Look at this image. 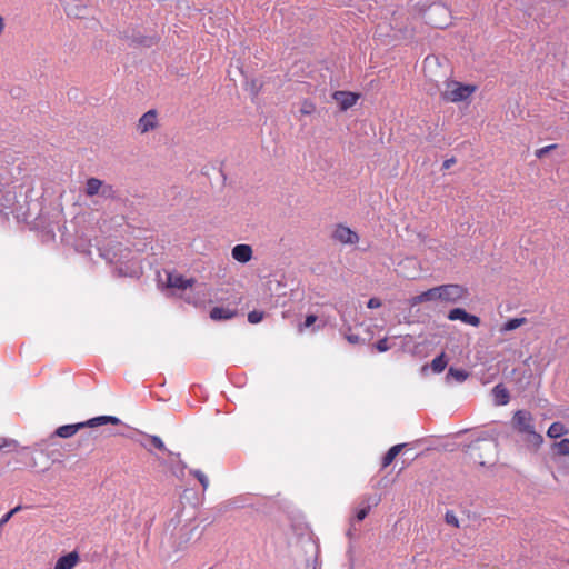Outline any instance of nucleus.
Here are the masks:
<instances>
[{"instance_id": "f257e3e1", "label": "nucleus", "mask_w": 569, "mask_h": 569, "mask_svg": "<svg viewBox=\"0 0 569 569\" xmlns=\"http://www.w3.org/2000/svg\"><path fill=\"white\" fill-rule=\"evenodd\" d=\"M512 429L523 437L529 449L537 451L543 443V437L536 431L535 419L530 411L517 410L511 419Z\"/></svg>"}, {"instance_id": "f03ea898", "label": "nucleus", "mask_w": 569, "mask_h": 569, "mask_svg": "<svg viewBox=\"0 0 569 569\" xmlns=\"http://www.w3.org/2000/svg\"><path fill=\"white\" fill-rule=\"evenodd\" d=\"M440 301L457 303L469 296L466 287L457 283H448L439 286Z\"/></svg>"}, {"instance_id": "7ed1b4c3", "label": "nucleus", "mask_w": 569, "mask_h": 569, "mask_svg": "<svg viewBox=\"0 0 569 569\" xmlns=\"http://www.w3.org/2000/svg\"><path fill=\"white\" fill-rule=\"evenodd\" d=\"M332 239L342 244H356L359 241V236L348 226L339 223L332 232Z\"/></svg>"}, {"instance_id": "20e7f679", "label": "nucleus", "mask_w": 569, "mask_h": 569, "mask_svg": "<svg viewBox=\"0 0 569 569\" xmlns=\"http://www.w3.org/2000/svg\"><path fill=\"white\" fill-rule=\"evenodd\" d=\"M332 98L339 104L340 110L346 111L357 103L359 94L350 91L337 90L333 92Z\"/></svg>"}, {"instance_id": "39448f33", "label": "nucleus", "mask_w": 569, "mask_h": 569, "mask_svg": "<svg viewBox=\"0 0 569 569\" xmlns=\"http://www.w3.org/2000/svg\"><path fill=\"white\" fill-rule=\"evenodd\" d=\"M158 126V114L154 109L148 110L144 112L137 124V130L140 133H147L150 130H153Z\"/></svg>"}, {"instance_id": "423d86ee", "label": "nucleus", "mask_w": 569, "mask_h": 569, "mask_svg": "<svg viewBox=\"0 0 569 569\" xmlns=\"http://www.w3.org/2000/svg\"><path fill=\"white\" fill-rule=\"evenodd\" d=\"M456 88L450 91L448 99L452 102H460L467 100L476 90L472 84H462L455 82Z\"/></svg>"}, {"instance_id": "0eeeda50", "label": "nucleus", "mask_w": 569, "mask_h": 569, "mask_svg": "<svg viewBox=\"0 0 569 569\" xmlns=\"http://www.w3.org/2000/svg\"><path fill=\"white\" fill-rule=\"evenodd\" d=\"M380 502L379 496H368L362 499L358 508L356 509V519L357 521H362L369 515L371 509Z\"/></svg>"}, {"instance_id": "6e6552de", "label": "nucleus", "mask_w": 569, "mask_h": 569, "mask_svg": "<svg viewBox=\"0 0 569 569\" xmlns=\"http://www.w3.org/2000/svg\"><path fill=\"white\" fill-rule=\"evenodd\" d=\"M252 253L251 246L244 243L236 244L231 250L232 258L240 263L249 262L252 259Z\"/></svg>"}, {"instance_id": "1a4fd4ad", "label": "nucleus", "mask_w": 569, "mask_h": 569, "mask_svg": "<svg viewBox=\"0 0 569 569\" xmlns=\"http://www.w3.org/2000/svg\"><path fill=\"white\" fill-rule=\"evenodd\" d=\"M79 553L76 550H73L67 555L59 557L54 563L53 569H73L76 565L79 562Z\"/></svg>"}, {"instance_id": "9d476101", "label": "nucleus", "mask_w": 569, "mask_h": 569, "mask_svg": "<svg viewBox=\"0 0 569 569\" xmlns=\"http://www.w3.org/2000/svg\"><path fill=\"white\" fill-rule=\"evenodd\" d=\"M149 440H150V443L157 448L158 450H161V451H166L168 452L169 456H174L178 458V468L180 470L181 473H183L184 469L187 468V465L180 459V453L179 452H172L170 450L167 449L164 442L162 441V439L159 437V436H148Z\"/></svg>"}, {"instance_id": "9b49d317", "label": "nucleus", "mask_w": 569, "mask_h": 569, "mask_svg": "<svg viewBox=\"0 0 569 569\" xmlns=\"http://www.w3.org/2000/svg\"><path fill=\"white\" fill-rule=\"evenodd\" d=\"M196 529V527L190 526H182L179 529V539H174L172 542L176 550H181L186 547V545L191 540Z\"/></svg>"}, {"instance_id": "f8f14e48", "label": "nucleus", "mask_w": 569, "mask_h": 569, "mask_svg": "<svg viewBox=\"0 0 569 569\" xmlns=\"http://www.w3.org/2000/svg\"><path fill=\"white\" fill-rule=\"evenodd\" d=\"M194 282L193 278H186L182 274H168V286L171 288L184 290L192 287Z\"/></svg>"}, {"instance_id": "ddd939ff", "label": "nucleus", "mask_w": 569, "mask_h": 569, "mask_svg": "<svg viewBox=\"0 0 569 569\" xmlns=\"http://www.w3.org/2000/svg\"><path fill=\"white\" fill-rule=\"evenodd\" d=\"M469 377V372L466 369L462 368H456L450 367L446 375V382L447 383H462L465 382Z\"/></svg>"}, {"instance_id": "4468645a", "label": "nucleus", "mask_w": 569, "mask_h": 569, "mask_svg": "<svg viewBox=\"0 0 569 569\" xmlns=\"http://www.w3.org/2000/svg\"><path fill=\"white\" fill-rule=\"evenodd\" d=\"M492 396L497 406H506L510 401L509 390L502 385L498 383L492 388Z\"/></svg>"}, {"instance_id": "2eb2a0df", "label": "nucleus", "mask_w": 569, "mask_h": 569, "mask_svg": "<svg viewBox=\"0 0 569 569\" xmlns=\"http://www.w3.org/2000/svg\"><path fill=\"white\" fill-rule=\"evenodd\" d=\"M107 423L117 426V425L121 423V420L114 416H98V417H93L87 421H83L84 428L86 427L94 428V427L103 426Z\"/></svg>"}, {"instance_id": "dca6fc26", "label": "nucleus", "mask_w": 569, "mask_h": 569, "mask_svg": "<svg viewBox=\"0 0 569 569\" xmlns=\"http://www.w3.org/2000/svg\"><path fill=\"white\" fill-rule=\"evenodd\" d=\"M440 301L439 286L422 291L418 296L412 298V305L428 302V301Z\"/></svg>"}, {"instance_id": "f3484780", "label": "nucleus", "mask_w": 569, "mask_h": 569, "mask_svg": "<svg viewBox=\"0 0 569 569\" xmlns=\"http://www.w3.org/2000/svg\"><path fill=\"white\" fill-rule=\"evenodd\" d=\"M126 38L133 46H142V47H152L159 41V38L156 36H142L140 33H133L132 37L126 36Z\"/></svg>"}, {"instance_id": "a211bd4d", "label": "nucleus", "mask_w": 569, "mask_h": 569, "mask_svg": "<svg viewBox=\"0 0 569 569\" xmlns=\"http://www.w3.org/2000/svg\"><path fill=\"white\" fill-rule=\"evenodd\" d=\"M82 428H84L83 422L63 425L56 429L54 435L57 437L67 439L76 435Z\"/></svg>"}, {"instance_id": "6ab92c4d", "label": "nucleus", "mask_w": 569, "mask_h": 569, "mask_svg": "<svg viewBox=\"0 0 569 569\" xmlns=\"http://www.w3.org/2000/svg\"><path fill=\"white\" fill-rule=\"evenodd\" d=\"M236 315L237 311L228 307H213L210 310V318L212 320H229L232 319Z\"/></svg>"}, {"instance_id": "aec40b11", "label": "nucleus", "mask_w": 569, "mask_h": 569, "mask_svg": "<svg viewBox=\"0 0 569 569\" xmlns=\"http://www.w3.org/2000/svg\"><path fill=\"white\" fill-rule=\"evenodd\" d=\"M407 446V443H399V445H395L392 446L386 453L385 456L382 457V468H386L388 467L389 465L392 463V461L395 460V458L399 455V452L402 450V448H405Z\"/></svg>"}, {"instance_id": "412c9836", "label": "nucleus", "mask_w": 569, "mask_h": 569, "mask_svg": "<svg viewBox=\"0 0 569 569\" xmlns=\"http://www.w3.org/2000/svg\"><path fill=\"white\" fill-rule=\"evenodd\" d=\"M567 432H568V429L566 428V426L562 422L555 421L549 426V428L547 430V436L551 439H557V438L565 436Z\"/></svg>"}, {"instance_id": "4be33fe9", "label": "nucleus", "mask_w": 569, "mask_h": 569, "mask_svg": "<svg viewBox=\"0 0 569 569\" xmlns=\"http://www.w3.org/2000/svg\"><path fill=\"white\" fill-rule=\"evenodd\" d=\"M102 183H103V181L98 178L92 177V178L87 179L86 194L88 197H93V196L99 194V192L101 191Z\"/></svg>"}, {"instance_id": "5701e85b", "label": "nucleus", "mask_w": 569, "mask_h": 569, "mask_svg": "<svg viewBox=\"0 0 569 569\" xmlns=\"http://www.w3.org/2000/svg\"><path fill=\"white\" fill-rule=\"evenodd\" d=\"M447 365L448 360L446 358V355L445 352H441L440 355L436 356L432 359L430 367L435 373H440L446 369Z\"/></svg>"}, {"instance_id": "b1692460", "label": "nucleus", "mask_w": 569, "mask_h": 569, "mask_svg": "<svg viewBox=\"0 0 569 569\" xmlns=\"http://www.w3.org/2000/svg\"><path fill=\"white\" fill-rule=\"evenodd\" d=\"M525 322H526V318H523V317H521V318H510V319H508L502 325V327L500 328V332L505 333V332H508V331H512V330L519 328Z\"/></svg>"}, {"instance_id": "393cba45", "label": "nucleus", "mask_w": 569, "mask_h": 569, "mask_svg": "<svg viewBox=\"0 0 569 569\" xmlns=\"http://www.w3.org/2000/svg\"><path fill=\"white\" fill-rule=\"evenodd\" d=\"M99 196H101L103 199L108 200H114L118 198L117 190L112 184L109 183H102L101 191L99 192Z\"/></svg>"}, {"instance_id": "a878e982", "label": "nucleus", "mask_w": 569, "mask_h": 569, "mask_svg": "<svg viewBox=\"0 0 569 569\" xmlns=\"http://www.w3.org/2000/svg\"><path fill=\"white\" fill-rule=\"evenodd\" d=\"M467 313L468 312L463 308H453L448 312L447 318L451 321L460 320L463 322Z\"/></svg>"}, {"instance_id": "bb28decb", "label": "nucleus", "mask_w": 569, "mask_h": 569, "mask_svg": "<svg viewBox=\"0 0 569 569\" xmlns=\"http://www.w3.org/2000/svg\"><path fill=\"white\" fill-rule=\"evenodd\" d=\"M553 448L560 456H569V439L563 438L558 442H555Z\"/></svg>"}, {"instance_id": "cd10ccee", "label": "nucleus", "mask_w": 569, "mask_h": 569, "mask_svg": "<svg viewBox=\"0 0 569 569\" xmlns=\"http://www.w3.org/2000/svg\"><path fill=\"white\" fill-rule=\"evenodd\" d=\"M189 472L199 480L200 485L202 486V489L207 490V488L209 487L208 477L200 469H191Z\"/></svg>"}, {"instance_id": "c85d7f7f", "label": "nucleus", "mask_w": 569, "mask_h": 569, "mask_svg": "<svg viewBox=\"0 0 569 569\" xmlns=\"http://www.w3.org/2000/svg\"><path fill=\"white\" fill-rule=\"evenodd\" d=\"M264 317V312L260 310H252L248 313V321L252 325L259 323Z\"/></svg>"}, {"instance_id": "c756f323", "label": "nucleus", "mask_w": 569, "mask_h": 569, "mask_svg": "<svg viewBox=\"0 0 569 569\" xmlns=\"http://www.w3.org/2000/svg\"><path fill=\"white\" fill-rule=\"evenodd\" d=\"M445 520L448 525H451L453 527H459V519L456 516V513L451 510H448L445 515Z\"/></svg>"}, {"instance_id": "7c9ffc66", "label": "nucleus", "mask_w": 569, "mask_h": 569, "mask_svg": "<svg viewBox=\"0 0 569 569\" xmlns=\"http://www.w3.org/2000/svg\"><path fill=\"white\" fill-rule=\"evenodd\" d=\"M17 447H18L17 440L0 437V450L6 449V448L10 449V448H17Z\"/></svg>"}, {"instance_id": "2f4dec72", "label": "nucleus", "mask_w": 569, "mask_h": 569, "mask_svg": "<svg viewBox=\"0 0 569 569\" xmlns=\"http://www.w3.org/2000/svg\"><path fill=\"white\" fill-rule=\"evenodd\" d=\"M375 348L377 349L378 352H386V351H388L390 349V345L388 342V339L387 338L379 339L375 343Z\"/></svg>"}, {"instance_id": "473e14b6", "label": "nucleus", "mask_w": 569, "mask_h": 569, "mask_svg": "<svg viewBox=\"0 0 569 569\" xmlns=\"http://www.w3.org/2000/svg\"><path fill=\"white\" fill-rule=\"evenodd\" d=\"M317 319L318 317L316 315H308L303 323L299 326V330L302 331L303 329L311 327L317 321Z\"/></svg>"}, {"instance_id": "72a5a7b5", "label": "nucleus", "mask_w": 569, "mask_h": 569, "mask_svg": "<svg viewBox=\"0 0 569 569\" xmlns=\"http://www.w3.org/2000/svg\"><path fill=\"white\" fill-rule=\"evenodd\" d=\"M463 323H467V325H470L473 327H478L480 325V318L478 316H475V315H471L468 312Z\"/></svg>"}, {"instance_id": "f704fd0d", "label": "nucleus", "mask_w": 569, "mask_h": 569, "mask_svg": "<svg viewBox=\"0 0 569 569\" xmlns=\"http://www.w3.org/2000/svg\"><path fill=\"white\" fill-rule=\"evenodd\" d=\"M300 111L303 114H311L315 111V104L308 100H305Z\"/></svg>"}, {"instance_id": "c9c22d12", "label": "nucleus", "mask_w": 569, "mask_h": 569, "mask_svg": "<svg viewBox=\"0 0 569 569\" xmlns=\"http://www.w3.org/2000/svg\"><path fill=\"white\" fill-rule=\"evenodd\" d=\"M557 144H549L543 148H540L536 151L537 158H542L545 154H547L550 150L556 149Z\"/></svg>"}, {"instance_id": "e433bc0d", "label": "nucleus", "mask_w": 569, "mask_h": 569, "mask_svg": "<svg viewBox=\"0 0 569 569\" xmlns=\"http://www.w3.org/2000/svg\"><path fill=\"white\" fill-rule=\"evenodd\" d=\"M380 306H381V301H380V299L375 298V297H373V298H370V299L368 300V302H367V307H368L369 309H376V308H379Z\"/></svg>"}, {"instance_id": "4c0bfd02", "label": "nucleus", "mask_w": 569, "mask_h": 569, "mask_svg": "<svg viewBox=\"0 0 569 569\" xmlns=\"http://www.w3.org/2000/svg\"><path fill=\"white\" fill-rule=\"evenodd\" d=\"M83 10H84V8H77L76 11L73 10V8H69L67 10V14L68 16L73 14L76 18H83V14H82Z\"/></svg>"}, {"instance_id": "58836bf2", "label": "nucleus", "mask_w": 569, "mask_h": 569, "mask_svg": "<svg viewBox=\"0 0 569 569\" xmlns=\"http://www.w3.org/2000/svg\"><path fill=\"white\" fill-rule=\"evenodd\" d=\"M347 340L352 343V345H356L360 341V337L358 335H348L347 336Z\"/></svg>"}, {"instance_id": "ea45409f", "label": "nucleus", "mask_w": 569, "mask_h": 569, "mask_svg": "<svg viewBox=\"0 0 569 569\" xmlns=\"http://www.w3.org/2000/svg\"><path fill=\"white\" fill-rule=\"evenodd\" d=\"M438 10L446 11L445 8L440 7L439 4L433 3L432 6L429 7L428 13H432V12H436Z\"/></svg>"}, {"instance_id": "a19ab883", "label": "nucleus", "mask_w": 569, "mask_h": 569, "mask_svg": "<svg viewBox=\"0 0 569 569\" xmlns=\"http://www.w3.org/2000/svg\"><path fill=\"white\" fill-rule=\"evenodd\" d=\"M455 162V159L451 158V159H447L443 161V168L448 169L450 168V166Z\"/></svg>"}, {"instance_id": "79ce46f5", "label": "nucleus", "mask_w": 569, "mask_h": 569, "mask_svg": "<svg viewBox=\"0 0 569 569\" xmlns=\"http://www.w3.org/2000/svg\"><path fill=\"white\" fill-rule=\"evenodd\" d=\"M488 446H489V447H491V448H493V449H496V447H497V445H496L495 442H491V441H490V442H488Z\"/></svg>"}, {"instance_id": "37998d69", "label": "nucleus", "mask_w": 569, "mask_h": 569, "mask_svg": "<svg viewBox=\"0 0 569 569\" xmlns=\"http://www.w3.org/2000/svg\"><path fill=\"white\" fill-rule=\"evenodd\" d=\"M446 24H435L436 28H443Z\"/></svg>"}]
</instances>
